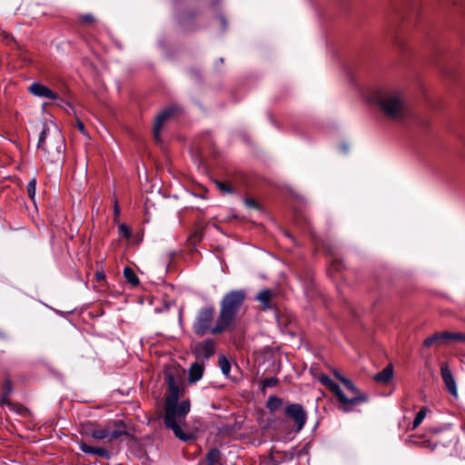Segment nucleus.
Wrapping results in <instances>:
<instances>
[{
    "mask_svg": "<svg viewBox=\"0 0 465 465\" xmlns=\"http://www.w3.org/2000/svg\"><path fill=\"white\" fill-rule=\"evenodd\" d=\"M164 377L168 385L163 417L164 424L173 430L175 437L179 440L186 442L192 441L194 440L193 434L184 432L183 430L186 416L190 411V401H183L178 404L179 397L183 392L182 377L178 371L171 370L165 371Z\"/></svg>",
    "mask_w": 465,
    "mask_h": 465,
    "instance_id": "f257e3e1",
    "label": "nucleus"
},
{
    "mask_svg": "<svg viewBox=\"0 0 465 465\" xmlns=\"http://www.w3.org/2000/svg\"><path fill=\"white\" fill-rule=\"evenodd\" d=\"M368 101L385 118L393 123L402 122L406 115L404 92L393 84L379 85L368 94Z\"/></svg>",
    "mask_w": 465,
    "mask_h": 465,
    "instance_id": "f03ea898",
    "label": "nucleus"
},
{
    "mask_svg": "<svg viewBox=\"0 0 465 465\" xmlns=\"http://www.w3.org/2000/svg\"><path fill=\"white\" fill-rule=\"evenodd\" d=\"M246 299L243 290H234L224 294L220 302L219 323L215 331H226L234 328L237 314Z\"/></svg>",
    "mask_w": 465,
    "mask_h": 465,
    "instance_id": "7ed1b4c3",
    "label": "nucleus"
},
{
    "mask_svg": "<svg viewBox=\"0 0 465 465\" xmlns=\"http://www.w3.org/2000/svg\"><path fill=\"white\" fill-rule=\"evenodd\" d=\"M215 308L213 305L203 307L197 312L193 324V331L198 336H203L207 333L213 335L221 334L223 331H215L219 323V317L213 323Z\"/></svg>",
    "mask_w": 465,
    "mask_h": 465,
    "instance_id": "20e7f679",
    "label": "nucleus"
},
{
    "mask_svg": "<svg viewBox=\"0 0 465 465\" xmlns=\"http://www.w3.org/2000/svg\"><path fill=\"white\" fill-rule=\"evenodd\" d=\"M126 425L123 420H116L106 424L104 428H95L90 431V436L96 440L112 442L123 436H128Z\"/></svg>",
    "mask_w": 465,
    "mask_h": 465,
    "instance_id": "39448f33",
    "label": "nucleus"
},
{
    "mask_svg": "<svg viewBox=\"0 0 465 465\" xmlns=\"http://www.w3.org/2000/svg\"><path fill=\"white\" fill-rule=\"evenodd\" d=\"M319 381L325 385L334 395L337 397L339 402L341 405V410L343 411H350L355 405L360 404L365 399L363 397H352L348 398L345 396L344 392L341 391L340 386L336 384L329 376L321 375L319 377Z\"/></svg>",
    "mask_w": 465,
    "mask_h": 465,
    "instance_id": "423d86ee",
    "label": "nucleus"
},
{
    "mask_svg": "<svg viewBox=\"0 0 465 465\" xmlns=\"http://www.w3.org/2000/svg\"><path fill=\"white\" fill-rule=\"evenodd\" d=\"M463 343L465 342L464 332H454V331H441L436 332L431 336L426 338L423 341L425 347L430 346H445L450 343Z\"/></svg>",
    "mask_w": 465,
    "mask_h": 465,
    "instance_id": "0eeeda50",
    "label": "nucleus"
},
{
    "mask_svg": "<svg viewBox=\"0 0 465 465\" xmlns=\"http://www.w3.org/2000/svg\"><path fill=\"white\" fill-rule=\"evenodd\" d=\"M284 413L293 421L297 431L302 430L307 421V413L301 404L291 403L287 405Z\"/></svg>",
    "mask_w": 465,
    "mask_h": 465,
    "instance_id": "6e6552de",
    "label": "nucleus"
},
{
    "mask_svg": "<svg viewBox=\"0 0 465 465\" xmlns=\"http://www.w3.org/2000/svg\"><path fill=\"white\" fill-rule=\"evenodd\" d=\"M193 351L197 360H208L215 352V342L213 340H205L195 343Z\"/></svg>",
    "mask_w": 465,
    "mask_h": 465,
    "instance_id": "1a4fd4ad",
    "label": "nucleus"
},
{
    "mask_svg": "<svg viewBox=\"0 0 465 465\" xmlns=\"http://www.w3.org/2000/svg\"><path fill=\"white\" fill-rule=\"evenodd\" d=\"M440 374H441L442 381H443L447 390L449 391V392L452 396L457 397L458 396V388H457L456 381H455L447 363H442L440 365Z\"/></svg>",
    "mask_w": 465,
    "mask_h": 465,
    "instance_id": "9d476101",
    "label": "nucleus"
},
{
    "mask_svg": "<svg viewBox=\"0 0 465 465\" xmlns=\"http://www.w3.org/2000/svg\"><path fill=\"white\" fill-rule=\"evenodd\" d=\"M28 91L35 96L45 97L52 100L58 99V95L54 93L50 88L43 85L39 83H33L29 87Z\"/></svg>",
    "mask_w": 465,
    "mask_h": 465,
    "instance_id": "9b49d317",
    "label": "nucleus"
},
{
    "mask_svg": "<svg viewBox=\"0 0 465 465\" xmlns=\"http://www.w3.org/2000/svg\"><path fill=\"white\" fill-rule=\"evenodd\" d=\"M174 113V108H168L160 113L154 123L153 136L156 142H160V133L163 123Z\"/></svg>",
    "mask_w": 465,
    "mask_h": 465,
    "instance_id": "f8f14e48",
    "label": "nucleus"
},
{
    "mask_svg": "<svg viewBox=\"0 0 465 465\" xmlns=\"http://www.w3.org/2000/svg\"><path fill=\"white\" fill-rule=\"evenodd\" d=\"M80 450L87 454H93L101 458L109 459L110 453L107 450L101 447H93L83 441L78 442Z\"/></svg>",
    "mask_w": 465,
    "mask_h": 465,
    "instance_id": "ddd939ff",
    "label": "nucleus"
},
{
    "mask_svg": "<svg viewBox=\"0 0 465 465\" xmlns=\"http://www.w3.org/2000/svg\"><path fill=\"white\" fill-rule=\"evenodd\" d=\"M203 364L198 361L193 363L189 369L188 380L191 383H194L201 380L203 373Z\"/></svg>",
    "mask_w": 465,
    "mask_h": 465,
    "instance_id": "4468645a",
    "label": "nucleus"
},
{
    "mask_svg": "<svg viewBox=\"0 0 465 465\" xmlns=\"http://www.w3.org/2000/svg\"><path fill=\"white\" fill-rule=\"evenodd\" d=\"M274 294L272 291L268 289L262 290L257 294L256 299L261 302L263 310L272 308L271 301Z\"/></svg>",
    "mask_w": 465,
    "mask_h": 465,
    "instance_id": "2eb2a0df",
    "label": "nucleus"
},
{
    "mask_svg": "<svg viewBox=\"0 0 465 465\" xmlns=\"http://www.w3.org/2000/svg\"><path fill=\"white\" fill-rule=\"evenodd\" d=\"M393 375V369L391 365L386 366L381 371L375 374L373 380L381 384H387Z\"/></svg>",
    "mask_w": 465,
    "mask_h": 465,
    "instance_id": "dca6fc26",
    "label": "nucleus"
},
{
    "mask_svg": "<svg viewBox=\"0 0 465 465\" xmlns=\"http://www.w3.org/2000/svg\"><path fill=\"white\" fill-rule=\"evenodd\" d=\"M341 381L343 383L345 388L351 392V398L357 397V396L363 397L365 400L362 401L361 403L367 401V396L360 393L359 390L357 389V387L353 384V382L351 380H349L347 378H341Z\"/></svg>",
    "mask_w": 465,
    "mask_h": 465,
    "instance_id": "f3484780",
    "label": "nucleus"
},
{
    "mask_svg": "<svg viewBox=\"0 0 465 465\" xmlns=\"http://www.w3.org/2000/svg\"><path fill=\"white\" fill-rule=\"evenodd\" d=\"M124 276L127 282L130 284L136 286L139 284V278L137 277L136 273L131 267H125L124 269Z\"/></svg>",
    "mask_w": 465,
    "mask_h": 465,
    "instance_id": "a211bd4d",
    "label": "nucleus"
},
{
    "mask_svg": "<svg viewBox=\"0 0 465 465\" xmlns=\"http://www.w3.org/2000/svg\"><path fill=\"white\" fill-rule=\"evenodd\" d=\"M282 404V401L276 396H270L267 402L266 408L271 411L274 412L277 411Z\"/></svg>",
    "mask_w": 465,
    "mask_h": 465,
    "instance_id": "6ab92c4d",
    "label": "nucleus"
},
{
    "mask_svg": "<svg viewBox=\"0 0 465 465\" xmlns=\"http://www.w3.org/2000/svg\"><path fill=\"white\" fill-rule=\"evenodd\" d=\"M220 459H221V452L216 448L210 450L206 456V460L208 462V465L216 464L217 462H219Z\"/></svg>",
    "mask_w": 465,
    "mask_h": 465,
    "instance_id": "aec40b11",
    "label": "nucleus"
},
{
    "mask_svg": "<svg viewBox=\"0 0 465 465\" xmlns=\"http://www.w3.org/2000/svg\"><path fill=\"white\" fill-rule=\"evenodd\" d=\"M47 131H48V128L46 127L45 124H44L43 129L39 134L38 143H37V147L39 149H42L45 153H49V150L45 146V140L47 135Z\"/></svg>",
    "mask_w": 465,
    "mask_h": 465,
    "instance_id": "412c9836",
    "label": "nucleus"
},
{
    "mask_svg": "<svg viewBox=\"0 0 465 465\" xmlns=\"http://www.w3.org/2000/svg\"><path fill=\"white\" fill-rule=\"evenodd\" d=\"M216 187L223 193H232L234 192L233 188L230 185V183L226 182L215 181Z\"/></svg>",
    "mask_w": 465,
    "mask_h": 465,
    "instance_id": "4be33fe9",
    "label": "nucleus"
},
{
    "mask_svg": "<svg viewBox=\"0 0 465 465\" xmlns=\"http://www.w3.org/2000/svg\"><path fill=\"white\" fill-rule=\"evenodd\" d=\"M95 21V17L91 14H84L78 17V23L82 25H93Z\"/></svg>",
    "mask_w": 465,
    "mask_h": 465,
    "instance_id": "5701e85b",
    "label": "nucleus"
},
{
    "mask_svg": "<svg viewBox=\"0 0 465 465\" xmlns=\"http://www.w3.org/2000/svg\"><path fill=\"white\" fill-rule=\"evenodd\" d=\"M427 414V409L421 408L418 413L416 414L414 420L412 422V428L416 429L424 420Z\"/></svg>",
    "mask_w": 465,
    "mask_h": 465,
    "instance_id": "b1692460",
    "label": "nucleus"
},
{
    "mask_svg": "<svg viewBox=\"0 0 465 465\" xmlns=\"http://www.w3.org/2000/svg\"><path fill=\"white\" fill-rule=\"evenodd\" d=\"M219 366L223 373L228 376L231 370V363L224 356L219 357Z\"/></svg>",
    "mask_w": 465,
    "mask_h": 465,
    "instance_id": "393cba45",
    "label": "nucleus"
},
{
    "mask_svg": "<svg viewBox=\"0 0 465 465\" xmlns=\"http://www.w3.org/2000/svg\"><path fill=\"white\" fill-rule=\"evenodd\" d=\"M35 190H36V181L35 179H32L29 181L26 186L27 194L30 197V199L34 200L35 195Z\"/></svg>",
    "mask_w": 465,
    "mask_h": 465,
    "instance_id": "a878e982",
    "label": "nucleus"
},
{
    "mask_svg": "<svg viewBox=\"0 0 465 465\" xmlns=\"http://www.w3.org/2000/svg\"><path fill=\"white\" fill-rule=\"evenodd\" d=\"M1 392H2V394L5 395V398H7L10 395V393L12 392V383L9 379L5 380L2 389H1Z\"/></svg>",
    "mask_w": 465,
    "mask_h": 465,
    "instance_id": "bb28decb",
    "label": "nucleus"
},
{
    "mask_svg": "<svg viewBox=\"0 0 465 465\" xmlns=\"http://www.w3.org/2000/svg\"><path fill=\"white\" fill-rule=\"evenodd\" d=\"M244 203L250 209H253V210H259L260 209V204L254 199L245 198L244 199Z\"/></svg>",
    "mask_w": 465,
    "mask_h": 465,
    "instance_id": "cd10ccee",
    "label": "nucleus"
},
{
    "mask_svg": "<svg viewBox=\"0 0 465 465\" xmlns=\"http://www.w3.org/2000/svg\"><path fill=\"white\" fill-rule=\"evenodd\" d=\"M278 380L276 378H268L262 381V390L276 386Z\"/></svg>",
    "mask_w": 465,
    "mask_h": 465,
    "instance_id": "c85d7f7f",
    "label": "nucleus"
},
{
    "mask_svg": "<svg viewBox=\"0 0 465 465\" xmlns=\"http://www.w3.org/2000/svg\"><path fill=\"white\" fill-rule=\"evenodd\" d=\"M119 231L126 238H129L132 234L130 228L125 224H121L119 226Z\"/></svg>",
    "mask_w": 465,
    "mask_h": 465,
    "instance_id": "c756f323",
    "label": "nucleus"
},
{
    "mask_svg": "<svg viewBox=\"0 0 465 465\" xmlns=\"http://www.w3.org/2000/svg\"><path fill=\"white\" fill-rule=\"evenodd\" d=\"M76 126L78 128V130L84 135L87 134V132H86V129L84 127V124L79 120L77 119L76 120Z\"/></svg>",
    "mask_w": 465,
    "mask_h": 465,
    "instance_id": "7c9ffc66",
    "label": "nucleus"
},
{
    "mask_svg": "<svg viewBox=\"0 0 465 465\" xmlns=\"http://www.w3.org/2000/svg\"><path fill=\"white\" fill-rule=\"evenodd\" d=\"M95 277L98 281H102V280H104L105 275L103 272H97L95 274Z\"/></svg>",
    "mask_w": 465,
    "mask_h": 465,
    "instance_id": "2f4dec72",
    "label": "nucleus"
},
{
    "mask_svg": "<svg viewBox=\"0 0 465 465\" xmlns=\"http://www.w3.org/2000/svg\"><path fill=\"white\" fill-rule=\"evenodd\" d=\"M341 264L340 262L338 261H334L332 263H331V268H333L334 270H340Z\"/></svg>",
    "mask_w": 465,
    "mask_h": 465,
    "instance_id": "473e14b6",
    "label": "nucleus"
},
{
    "mask_svg": "<svg viewBox=\"0 0 465 465\" xmlns=\"http://www.w3.org/2000/svg\"><path fill=\"white\" fill-rule=\"evenodd\" d=\"M56 100L58 101V102H57V105H59V106H61V107H62V106H64V105H68V106H70V104H67L64 100H63V99H61V98H59V97H58V99H56Z\"/></svg>",
    "mask_w": 465,
    "mask_h": 465,
    "instance_id": "72a5a7b5",
    "label": "nucleus"
},
{
    "mask_svg": "<svg viewBox=\"0 0 465 465\" xmlns=\"http://www.w3.org/2000/svg\"><path fill=\"white\" fill-rule=\"evenodd\" d=\"M114 210L115 215L118 216L120 214V208H119V205L116 201L114 203Z\"/></svg>",
    "mask_w": 465,
    "mask_h": 465,
    "instance_id": "f704fd0d",
    "label": "nucleus"
},
{
    "mask_svg": "<svg viewBox=\"0 0 465 465\" xmlns=\"http://www.w3.org/2000/svg\"><path fill=\"white\" fill-rule=\"evenodd\" d=\"M0 404H9L8 397L5 398V395L2 394V397L0 400Z\"/></svg>",
    "mask_w": 465,
    "mask_h": 465,
    "instance_id": "c9c22d12",
    "label": "nucleus"
},
{
    "mask_svg": "<svg viewBox=\"0 0 465 465\" xmlns=\"http://www.w3.org/2000/svg\"><path fill=\"white\" fill-rule=\"evenodd\" d=\"M334 376L341 381V378H345L344 376L341 375L338 371H333Z\"/></svg>",
    "mask_w": 465,
    "mask_h": 465,
    "instance_id": "e433bc0d",
    "label": "nucleus"
},
{
    "mask_svg": "<svg viewBox=\"0 0 465 465\" xmlns=\"http://www.w3.org/2000/svg\"><path fill=\"white\" fill-rule=\"evenodd\" d=\"M61 148H62V144H60V145H58V146L56 147V151H57V153H60V152H61Z\"/></svg>",
    "mask_w": 465,
    "mask_h": 465,
    "instance_id": "4c0bfd02",
    "label": "nucleus"
},
{
    "mask_svg": "<svg viewBox=\"0 0 465 465\" xmlns=\"http://www.w3.org/2000/svg\"><path fill=\"white\" fill-rule=\"evenodd\" d=\"M2 335H3V333H2V331H0V336H2Z\"/></svg>",
    "mask_w": 465,
    "mask_h": 465,
    "instance_id": "58836bf2",
    "label": "nucleus"
}]
</instances>
